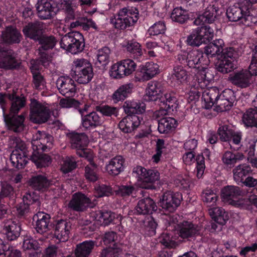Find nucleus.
<instances>
[{"mask_svg": "<svg viewBox=\"0 0 257 257\" xmlns=\"http://www.w3.org/2000/svg\"><path fill=\"white\" fill-rule=\"evenodd\" d=\"M53 141V137L44 132L38 131L33 135L32 146L34 152L31 159L38 168L45 167L51 163L50 157L42 153L52 147Z\"/></svg>", "mask_w": 257, "mask_h": 257, "instance_id": "f257e3e1", "label": "nucleus"}, {"mask_svg": "<svg viewBox=\"0 0 257 257\" xmlns=\"http://www.w3.org/2000/svg\"><path fill=\"white\" fill-rule=\"evenodd\" d=\"M138 15L136 8H124L110 18V23L116 29L123 30L136 23Z\"/></svg>", "mask_w": 257, "mask_h": 257, "instance_id": "f03ea898", "label": "nucleus"}, {"mask_svg": "<svg viewBox=\"0 0 257 257\" xmlns=\"http://www.w3.org/2000/svg\"><path fill=\"white\" fill-rule=\"evenodd\" d=\"M238 53L232 47L226 48L224 52L217 59L215 66L217 70L222 74L232 72L236 68Z\"/></svg>", "mask_w": 257, "mask_h": 257, "instance_id": "7ed1b4c3", "label": "nucleus"}, {"mask_svg": "<svg viewBox=\"0 0 257 257\" xmlns=\"http://www.w3.org/2000/svg\"><path fill=\"white\" fill-rule=\"evenodd\" d=\"M214 36V30L209 26H203L193 29L186 42L188 45L198 47L202 44H207Z\"/></svg>", "mask_w": 257, "mask_h": 257, "instance_id": "20e7f679", "label": "nucleus"}, {"mask_svg": "<svg viewBox=\"0 0 257 257\" xmlns=\"http://www.w3.org/2000/svg\"><path fill=\"white\" fill-rule=\"evenodd\" d=\"M61 48L75 54L81 52L84 47L83 35L78 32H72L64 36L60 43Z\"/></svg>", "mask_w": 257, "mask_h": 257, "instance_id": "39448f33", "label": "nucleus"}, {"mask_svg": "<svg viewBox=\"0 0 257 257\" xmlns=\"http://www.w3.org/2000/svg\"><path fill=\"white\" fill-rule=\"evenodd\" d=\"M244 193L237 186H228L221 191V198L225 203L235 207H243L248 200L243 198Z\"/></svg>", "mask_w": 257, "mask_h": 257, "instance_id": "423d86ee", "label": "nucleus"}, {"mask_svg": "<svg viewBox=\"0 0 257 257\" xmlns=\"http://www.w3.org/2000/svg\"><path fill=\"white\" fill-rule=\"evenodd\" d=\"M73 71L75 79L80 84H87L93 76L92 65L84 59H77L73 62Z\"/></svg>", "mask_w": 257, "mask_h": 257, "instance_id": "0eeeda50", "label": "nucleus"}, {"mask_svg": "<svg viewBox=\"0 0 257 257\" xmlns=\"http://www.w3.org/2000/svg\"><path fill=\"white\" fill-rule=\"evenodd\" d=\"M67 137L70 140L72 148L76 150L78 155L88 160H92L94 154L91 150L86 148L88 143V139L85 134L71 133L67 135Z\"/></svg>", "mask_w": 257, "mask_h": 257, "instance_id": "6e6552de", "label": "nucleus"}, {"mask_svg": "<svg viewBox=\"0 0 257 257\" xmlns=\"http://www.w3.org/2000/svg\"><path fill=\"white\" fill-rule=\"evenodd\" d=\"M77 3L75 0H59L58 2V8L64 10L66 13L65 25L70 29L75 28L78 26L82 27V17L78 18L75 22H69L75 17L74 11Z\"/></svg>", "mask_w": 257, "mask_h": 257, "instance_id": "1a4fd4ad", "label": "nucleus"}, {"mask_svg": "<svg viewBox=\"0 0 257 257\" xmlns=\"http://www.w3.org/2000/svg\"><path fill=\"white\" fill-rule=\"evenodd\" d=\"M38 40L41 45L38 50L40 61L42 65L47 67L51 62L52 58L49 51L54 47L57 41L53 36L40 37Z\"/></svg>", "mask_w": 257, "mask_h": 257, "instance_id": "9d476101", "label": "nucleus"}, {"mask_svg": "<svg viewBox=\"0 0 257 257\" xmlns=\"http://www.w3.org/2000/svg\"><path fill=\"white\" fill-rule=\"evenodd\" d=\"M16 148L11 155L10 160L13 166L19 169L27 164L28 158L25 143L19 139L16 140Z\"/></svg>", "mask_w": 257, "mask_h": 257, "instance_id": "9b49d317", "label": "nucleus"}, {"mask_svg": "<svg viewBox=\"0 0 257 257\" xmlns=\"http://www.w3.org/2000/svg\"><path fill=\"white\" fill-rule=\"evenodd\" d=\"M228 79L233 85L241 88L248 87L252 82L251 74L246 69L233 71L229 75Z\"/></svg>", "mask_w": 257, "mask_h": 257, "instance_id": "f8f14e48", "label": "nucleus"}, {"mask_svg": "<svg viewBox=\"0 0 257 257\" xmlns=\"http://www.w3.org/2000/svg\"><path fill=\"white\" fill-rule=\"evenodd\" d=\"M18 90H13L12 94H2L0 93V105L3 111L6 110L4 105L7 103L8 100L12 101L11 112H17L26 103V99L24 96L20 97L16 96Z\"/></svg>", "mask_w": 257, "mask_h": 257, "instance_id": "ddd939ff", "label": "nucleus"}, {"mask_svg": "<svg viewBox=\"0 0 257 257\" xmlns=\"http://www.w3.org/2000/svg\"><path fill=\"white\" fill-rule=\"evenodd\" d=\"M187 65L190 68L196 69L207 68L210 60L208 57L201 51H193L189 53Z\"/></svg>", "mask_w": 257, "mask_h": 257, "instance_id": "4468645a", "label": "nucleus"}, {"mask_svg": "<svg viewBox=\"0 0 257 257\" xmlns=\"http://www.w3.org/2000/svg\"><path fill=\"white\" fill-rule=\"evenodd\" d=\"M58 1L55 7L48 0H39L36 5L38 16L42 19H48L54 16L58 10H61L58 7Z\"/></svg>", "mask_w": 257, "mask_h": 257, "instance_id": "2eb2a0df", "label": "nucleus"}, {"mask_svg": "<svg viewBox=\"0 0 257 257\" xmlns=\"http://www.w3.org/2000/svg\"><path fill=\"white\" fill-rule=\"evenodd\" d=\"M248 13L249 11L247 8H246L245 6L240 2L230 6L227 9L226 14L229 21H240V23L242 24L245 14Z\"/></svg>", "mask_w": 257, "mask_h": 257, "instance_id": "dca6fc26", "label": "nucleus"}, {"mask_svg": "<svg viewBox=\"0 0 257 257\" xmlns=\"http://www.w3.org/2000/svg\"><path fill=\"white\" fill-rule=\"evenodd\" d=\"M141 113H129L119 123V127L124 133L131 132L139 126L142 119L138 114Z\"/></svg>", "mask_w": 257, "mask_h": 257, "instance_id": "f3484780", "label": "nucleus"}, {"mask_svg": "<svg viewBox=\"0 0 257 257\" xmlns=\"http://www.w3.org/2000/svg\"><path fill=\"white\" fill-rule=\"evenodd\" d=\"M56 84L60 92L63 95L68 97L73 96L76 91L74 81L69 76L60 77Z\"/></svg>", "mask_w": 257, "mask_h": 257, "instance_id": "a211bd4d", "label": "nucleus"}, {"mask_svg": "<svg viewBox=\"0 0 257 257\" xmlns=\"http://www.w3.org/2000/svg\"><path fill=\"white\" fill-rule=\"evenodd\" d=\"M4 118L9 129L15 132L23 130L24 116L17 113H4Z\"/></svg>", "mask_w": 257, "mask_h": 257, "instance_id": "6ab92c4d", "label": "nucleus"}, {"mask_svg": "<svg viewBox=\"0 0 257 257\" xmlns=\"http://www.w3.org/2000/svg\"><path fill=\"white\" fill-rule=\"evenodd\" d=\"M92 199L87 197L83 194H74L69 202L68 207L77 211L84 210L87 206H90Z\"/></svg>", "mask_w": 257, "mask_h": 257, "instance_id": "aec40b11", "label": "nucleus"}, {"mask_svg": "<svg viewBox=\"0 0 257 257\" xmlns=\"http://www.w3.org/2000/svg\"><path fill=\"white\" fill-rule=\"evenodd\" d=\"M224 41L221 39H216L209 43L204 48V54L206 55L209 60L210 58L217 56V59L224 53L225 49Z\"/></svg>", "mask_w": 257, "mask_h": 257, "instance_id": "412c9836", "label": "nucleus"}, {"mask_svg": "<svg viewBox=\"0 0 257 257\" xmlns=\"http://www.w3.org/2000/svg\"><path fill=\"white\" fill-rule=\"evenodd\" d=\"M4 233L8 239H16L20 234L21 228L17 221L12 219H7L4 221L3 224Z\"/></svg>", "mask_w": 257, "mask_h": 257, "instance_id": "4be33fe9", "label": "nucleus"}, {"mask_svg": "<svg viewBox=\"0 0 257 257\" xmlns=\"http://www.w3.org/2000/svg\"><path fill=\"white\" fill-rule=\"evenodd\" d=\"M140 71L141 79L143 81H148L159 73V66L156 63L148 62L140 66Z\"/></svg>", "mask_w": 257, "mask_h": 257, "instance_id": "5701e85b", "label": "nucleus"}, {"mask_svg": "<svg viewBox=\"0 0 257 257\" xmlns=\"http://www.w3.org/2000/svg\"><path fill=\"white\" fill-rule=\"evenodd\" d=\"M70 225L66 221L61 220L56 224L54 236L60 241H67L69 238Z\"/></svg>", "mask_w": 257, "mask_h": 257, "instance_id": "b1692460", "label": "nucleus"}, {"mask_svg": "<svg viewBox=\"0 0 257 257\" xmlns=\"http://www.w3.org/2000/svg\"><path fill=\"white\" fill-rule=\"evenodd\" d=\"M30 69L33 75L34 84L35 87L37 89H42L45 87V81L40 74L41 68L38 60H32L30 62Z\"/></svg>", "mask_w": 257, "mask_h": 257, "instance_id": "393cba45", "label": "nucleus"}, {"mask_svg": "<svg viewBox=\"0 0 257 257\" xmlns=\"http://www.w3.org/2000/svg\"><path fill=\"white\" fill-rule=\"evenodd\" d=\"M162 93L161 84L157 81H151L148 83L146 90L145 99L149 101H156Z\"/></svg>", "mask_w": 257, "mask_h": 257, "instance_id": "a878e982", "label": "nucleus"}, {"mask_svg": "<svg viewBox=\"0 0 257 257\" xmlns=\"http://www.w3.org/2000/svg\"><path fill=\"white\" fill-rule=\"evenodd\" d=\"M157 209V206L153 199L148 197L139 201L136 211L140 214L152 213Z\"/></svg>", "mask_w": 257, "mask_h": 257, "instance_id": "bb28decb", "label": "nucleus"}, {"mask_svg": "<svg viewBox=\"0 0 257 257\" xmlns=\"http://www.w3.org/2000/svg\"><path fill=\"white\" fill-rule=\"evenodd\" d=\"M33 221L37 231L42 233L48 230L50 216L43 212H39L33 216Z\"/></svg>", "mask_w": 257, "mask_h": 257, "instance_id": "cd10ccee", "label": "nucleus"}, {"mask_svg": "<svg viewBox=\"0 0 257 257\" xmlns=\"http://www.w3.org/2000/svg\"><path fill=\"white\" fill-rule=\"evenodd\" d=\"M216 13L215 8L208 7L202 15L198 16L192 23L196 26L204 25L205 23L211 24L216 18Z\"/></svg>", "mask_w": 257, "mask_h": 257, "instance_id": "c85d7f7f", "label": "nucleus"}, {"mask_svg": "<svg viewBox=\"0 0 257 257\" xmlns=\"http://www.w3.org/2000/svg\"><path fill=\"white\" fill-rule=\"evenodd\" d=\"M124 161L121 156H116L111 159L105 165V171L110 175H117L123 169Z\"/></svg>", "mask_w": 257, "mask_h": 257, "instance_id": "c756f323", "label": "nucleus"}, {"mask_svg": "<svg viewBox=\"0 0 257 257\" xmlns=\"http://www.w3.org/2000/svg\"><path fill=\"white\" fill-rule=\"evenodd\" d=\"M202 98L204 100L205 108L210 109L214 104L216 105L220 98L219 90L215 87L212 88L208 92L204 93Z\"/></svg>", "mask_w": 257, "mask_h": 257, "instance_id": "7c9ffc66", "label": "nucleus"}, {"mask_svg": "<svg viewBox=\"0 0 257 257\" xmlns=\"http://www.w3.org/2000/svg\"><path fill=\"white\" fill-rule=\"evenodd\" d=\"M146 175L142 182V188L146 189H153L155 188L154 184L160 178V173L156 170L147 169Z\"/></svg>", "mask_w": 257, "mask_h": 257, "instance_id": "2f4dec72", "label": "nucleus"}, {"mask_svg": "<svg viewBox=\"0 0 257 257\" xmlns=\"http://www.w3.org/2000/svg\"><path fill=\"white\" fill-rule=\"evenodd\" d=\"M244 158V156L241 153H234L227 151L222 155L221 160L225 166L231 168L237 162L242 160Z\"/></svg>", "mask_w": 257, "mask_h": 257, "instance_id": "473e14b6", "label": "nucleus"}, {"mask_svg": "<svg viewBox=\"0 0 257 257\" xmlns=\"http://www.w3.org/2000/svg\"><path fill=\"white\" fill-rule=\"evenodd\" d=\"M23 203L24 204H20L17 207L18 211L21 214L27 211L28 206L30 204L35 203L36 206H39V197L36 193H27L23 197Z\"/></svg>", "mask_w": 257, "mask_h": 257, "instance_id": "72a5a7b5", "label": "nucleus"}, {"mask_svg": "<svg viewBox=\"0 0 257 257\" xmlns=\"http://www.w3.org/2000/svg\"><path fill=\"white\" fill-rule=\"evenodd\" d=\"M209 213L216 222L221 225L226 224L229 219L228 213L221 207H216L210 208Z\"/></svg>", "mask_w": 257, "mask_h": 257, "instance_id": "f704fd0d", "label": "nucleus"}, {"mask_svg": "<svg viewBox=\"0 0 257 257\" xmlns=\"http://www.w3.org/2000/svg\"><path fill=\"white\" fill-rule=\"evenodd\" d=\"M134 85L126 83L120 86L112 94V99L114 102L117 103L124 100L132 92Z\"/></svg>", "mask_w": 257, "mask_h": 257, "instance_id": "c9c22d12", "label": "nucleus"}, {"mask_svg": "<svg viewBox=\"0 0 257 257\" xmlns=\"http://www.w3.org/2000/svg\"><path fill=\"white\" fill-rule=\"evenodd\" d=\"M2 38L8 43H18L21 41V35L15 28L8 27L2 34Z\"/></svg>", "mask_w": 257, "mask_h": 257, "instance_id": "e433bc0d", "label": "nucleus"}, {"mask_svg": "<svg viewBox=\"0 0 257 257\" xmlns=\"http://www.w3.org/2000/svg\"><path fill=\"white\" fill-rule=\"evenodd\" d=\"M251 172V168L249 165H239L233 170L234 180L237 183H241L244 180V178Z\"/></svg>", "mask_w": 257, "mask_h": 257, "instance_id": "4c0bfd02", "label": "nucleus"}, {"mask_svg": "<svg viewBox=\"0 0 257 257\" xmlns=\"http://www.w3.org/2000/svg\"><path fill=\"white\" fill-rule=\"evenodd\" d=\"M146 104L143 102L134 100H127L123 105L124 112H144Z\"/></svg>", "mask_w": 257, "mask_h": 257, "instance_id": "58836bf2", "label": "nucleus"}, {"mask_svg": "<svg viewBox=\"0 0 257 257\" xmlns=\"http://www.w3.org/2000/svg\"><path fill=\"white\" fill-rule=\"evenodd\" d=\"M30 109V112H50L54 111L52 105L34 99L31 100Z\"/></svg>", "mask_w": 257, "mask_h": 257, "instance_id": "ea45409f", "label": "nucleus"}, {"mask_svg": "<svg viewBox=\"0 0 257 257\" xmlns=\"http://www.w3.org/2000/svg\"><path fill=\"white\" fill-rule=\"evenodd\" d=\"M19 63L12 56L7 55L5 51L0 50V67L11 69L18 66Z\"/></svg>", "mask_w": 257, "mask_h": 257, "instance_id": "a19ab883", "label": "nucleus"}, {"mask_svg": "<svg viewBox=\"0 0 257 257\" xmlns=\"http://www.w3.org/2000/svg\"><path fill=\"white\" fill-rule=\"evenodd\" d=\"M23 33L26 37L38 40L41 33V27L38 23L29 24L24 28Z\"/></svg>", "mask_w": 257, "mask_h": 257, "instance_id": "79ce46f5", "label": "nucleus"}, {"mask_svg": "<svg viewBox=\"0 0 257 257\" xmlns=\"http://www.w3.org/2000/svg\"><path fill=\"white\" fill-rule=\"evenodd\" d=\"M256 140L253 139L250 142L246 143V149L244 151L247 152V160L253 167L257 168V155H255V146Z\"/></svg>", "mask_w": 257, "mask_h": 257, "instance_id": "37998d69", "label": "nucleus"}, {"mask_svg": "<svg viewBox=\"0 0 257 257\" xmlns=\"http://www.w3.org/2000/svg\"><path fill=\"white\" fill-rule=\"evenodd\" d=\"M110 50L108 47H104L99 49L96 55V64L102 67L107 65L110 62Z\"/></svg>", "mask_w": 257, "mask_h": 257, "instance_id": "c03bdc74", "label": "nucleus"}, {"mask_svg": "<svg viewBox=\"0 0 257 257\" xmlns=\"http://www.w3.org/2000/svg\"><path fill=\"white\" fill-rule=\"evenodd\" d=\"M122 47L125 50L133 54L135 57H138L143 55V50L141 45L136 41H130L124 42Z\"/></svg>", "mask_w": 257, "mask_h": 257, "instance_id": "a18cd8bd", "label": "nucleus"}, {"mask_svg": "<svg viewBox=\"0 0 257 257\" xmlns=\"http://www.w3.org/2000/svg\"><path fill=\"white\" fill-rule=\"evenodd\" d=\"M201 198L203 201L208 206H213L216 204L218 199V196L215 190L206 188L203 191Z\"/></svg>", "mask_w": 257, "mask_h": 257, "instance_id": "49530a36", "label": "nucleus"}, {"mask_svg": "<svg viewBox=\"0 0 257 257\" xmlns=\"http://www.w3.org/2000/svg\"><path fill=\"white\" fill-rule=\"evenodd\" d=\"M82 119V125L86 128L98 125L101 122L97 113H88L83 116Z\"/></svg>", "mask_w": 257, "mask_h": 257, "instance_id": "de8ad7c7", "label": "nucleus"}, {"mask_svg": "<svg viewBox=\"0 0 257 257\" xmlns=\"http://www.w3.org/2000/svg\"><path fill=\"white\" fill-rule=\"evenodd\" d=\"M198 231L197 226L188 222H185L180 227V236L182 238H187L198 233Z\"/></svg>", "mask_w": 257, "mask_h": 257, "instance_id": "09e8293b", "label": "nucleus"}, {"mask_svg": "<svg viewBox=\"0 0 257 257\" xmlns=\"http://www.w3.org/2000/svg\"><path fill=\"white\" fill-rule=\"evenodd\" d=\"M116 215L110 211L100 212L96 214L94 219L98 222V224L107 225L111 222L115 218Z\"/></svg>", "mask_w": 257, "mask_h": 257, "instance_id": "8fccbe9b", "label": "nucleus"}, {"mask_svg": "<svg viewBox=\"0 0 257 257\" xmlns=\"http://www.w3.org/2000/svg\"><path fill=\"white\" fill-rule=\"evenodd\" d=\"M175 199L173 195L170 192H166L160 199L158 204L161 206L163 209L172 211L173 210V205L175 203Z\"/></svg>", "mask_w": 257, "mask_h": 257, "instance_id": "3c124183", "label": "nucleus"}, {"mask_svg": "<svg viewBox=\"0 0 257 257\" xmlns=\"http://www.w3.org/2000/svg\"><path fill=\"white\" fill-rule=\"evenodd\" d=\"M30 185L38 190L45 189L49 185V182L43 176H37L32 177L29 181Z\"/></svg>", "mask_w": 257, "mask_h": 257, "instance_id": "603ef678", "label": "nucleus"}, {"mask_svg": "<svg viewBox=\"0 0 257 257\" xmlns=\"http://www.w3.org/2000/svg\"><path fill=\"white\" fill-rule=\"evenodd\" d=\"M119 61L125 77L131 75L136 71L137 64L132 59H125Z\"/></svg>", "mask_w": 257, "mask_h": 257, "instance_id": "864d4df0", "label": "nucleus"}, {"mask_svg": "<svg viewBox=\"0 0 257 257\" xmlns=\"http://www.w3.org/2000/svg\"><path fill=\"white\" fill-rule=\"evenodd\" d=\"M176 120L172 117H165L161 119L158 122V131L161 134L169 132L174 126Z\"/></svg>", "mask_w": 257, "mask_h": 257, "instance_id": "5fc2aeb1", "label": "nucleus"}, {"mask_svg": "<svg viewBox=\"0 0 257 257\" xmlns=\"http://www.w3.org/2000/svg\"><path fill=\"white\" fill-rule=\"evenodd\" d=\"M94 157L91 160H88L89 164L88 165L85 169V177L86 179L91 182L96 181L98 179V176L96 174L97 166L93 162Z\"/></svg>", "mask_w": 257, "mask_h": 257, "instance_id": "6e6d98bb", "label": "nucleus"}, {"mask_svg": "<svg viewBox=\"0 0 257 257\" xmlns=\"http://www.w3.org/2000/svg\"><path fill=\"white\" fill-rule=\"evenodd\" d=\"M76 167V162L72 157L64 158L60 163V170L64 174L68 173Z\"/></svg>", "mask_w": 257, "mask_h": 257, "instance_id": "4d7b16f0", "label": "nucleus"}, {"mask_svg": "<svg viewBox=\"0 0 257 257\" xmlns=\"http://www.w3.org/2000/svg\"><path fill=\"white\" fill-rule=\"evenodd\" d=\"M207 68L203 69H197L198 72L196 75V80L197 81L199 87L203 89L207 87L211 78L207 76L206 70Z\"/></svg>", "mask_w": 257, "mask_h": 257, "instance_id": "13d9d810", "label": "nucleus"}, {"mask_svg": "<svg viewBox=\"0 0 257 257\" xmlns=\"http://www.w3.org/2000/svg\"><path fill=\"white\" fill-rule=\"evenodd\" d=\"M177 238L175 233L171 232L168 233H163L160 237V242L166 247L175 248L176 246V240Z\"/></svg>", "mask_w": 257, "mask_h": 257, "instance_id": "bf43d9fd", "label": "nucleus"}, {"mask_svg": "<svg viewBox=\"0 0 257 257\" xmlns=\"http://www.w3.org/2000/svg\"><path fill=\"white\" fill-rule=\"evenodd\" d=\"M109 74L113 79H120L125 77L119 61L111 65L109 70Z\"/></svg>", "mask_w": 257, "mask_h": 257, "instance_id": "052dcab7", "label": "nucleus"}, {"mask_svg": "<svg viewBox=\"0 0 257 257\" xmlns=\"http://www.w3.org/2000/svg\"><path fill=\"white\" fill-rule=\"evenodd\" d=\"M112 193V189L105 185L96 184L95 186L94 195L95 197L109 196Z\"/></svg>", "mask_w": 257, "mask_h": 257, "instance_id": "680f3d73", "label": "nucleus"}, {"mask_svg": "<svg viewBox=\"0 0 257 257\" xmlns=\"http://www.w3.org/2000/svg\"><path fill=\"white\" fill-rule=\"evenodd\" d=\"M6 245L4 244L3 241L0 238V257H20V251L17 249H10L9 247L7 248Z\"/></svg>", "mask_w": 257, "mask_h": 257, "instance_id": "e2e57ef3", "label": "nucleus"}, {"mask_svg": "<svg viewBox=\"0 0 257 257\" xmlns=\"http://www.w3.org/2000/svg\"><path fill=\"white\" fill-rule=\"evenodd\" d=\"M147 169L141 166H138L134 168L133 170V175L137 180L136 185L142 188V182L144 180L145 175H146Z\"/></svg>", "mask_w": 257, "mask_h": 257, "instance_id": "0e129e2a", "label": "nucleus"}, {"mask_svg": "<svg viewBox=\"0 0 257 257\" xmlns=\"http://www.w3.org/2000/svg\"><path fill=\"white\" fill-rule=\"evenodd\" d=\"M157 224L152 217H149L145 222L144 232L148 236H153L156 234Z\"/></svg>", "mask_w": 257, "mask_h": 257, "instance_id": "69168bd1", "label": "nucleus"}, {"mask_svg": "<svg viewBox=\"0 0 257 257\" xmlns=\"http://www.w3.org/2000/svg\"><path fill=\"white\" fill-rule=\"evenodd\" d=\"M242 121L247 127H257V113H244Z\"/></svg>", "mask_w": 257, "mask_h": 257, "instance_id": "338daca9", "label": "nucleus"}, {"mask_svg": "<svg viewBox=\"0 0 257 257\" xmlns=\"http://www.w3.org/2000/svg\"><path fill=\"white\" fill-rule=\"evenodd\" d=\"M248 70L251 76H257V46L252 50V58Z\"/></svg>", "mask_w": 257, "mask_h": 257, "instance_id": "774afa93", "label": "nucleus"}]
</instances>
